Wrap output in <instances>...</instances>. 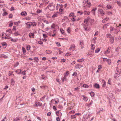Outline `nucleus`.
I'll list each match as a JSON object with an SVG mask.
<instances>
[{"label": "nucleus", "mask_w": 121, "mask_h": 121, "mask_svg": "<svg viewBox=\"0 0 121 121\" xmlns=\"http://www.w3.org/2000/svg\"><path fill=\"white\" fill-rule=\"evenodd\" d=\"M114 38L113 37H112L110 38V41L112 43H113L114 42Z\"/></svg>", "instance_id": "24"}, {"label": "nucleus", "mask_w": 121, "mask_h": 121, "mask_svg": "<svg viewBox=\"0 0 121 121\" xmlns=\"http://www.w3.org/2000/svg\"><path fill=\"white\" fill-rule=\"evenodd\" d=\"M34 59L35 60V61L36 62H38L39 61V59L37 57H35L34 58Z\"/></svg>", "instance_id": "52"}, {"label": "nucleus", "mask_w": 121, "mask_h": 121, "mask_svg": "<svg viewBox=\"0 0 121 121\" xmlns=\"http://www.w3.org/2000/svg\"><path fill=\"white\" fill-rule=\"evenodd\" d=\"M13 72L12 71H10L9 72V76H11L13 74Z\"/></svg>", "instance_id": "46"}, {"label": "nucleus", "mask_w": 121, "mask_h": 121, "mask_svg": "<svg viewBox=\"0 0 121 121\" xmlns=\"http://www.w3.org/2000/svg\"><path fill=\"white\" fill-rule=\"evenodd\" d=\"M82 96L83 97V100L85 102H86L88 99V98L87 97H86L84 95H82Z\"/></svg>", "instance_id": "13"}, {"label": "nucleus", "mask_w": 121, "mask_h": 121, "mask_svg": "<svg viewBox=\"0 0 121 121\" xmlns=\"http://www.w3.org/2000/svg\"><path fill=\"white\" fill-rule=\"evenodd\" d=\"M106 7L108 9H111L112 8L111 6L110 5H108Z\"/></svg>", "instance_id": "35"}, {"label": "nucleus", "mask_w": 121, "mask_h": 121, "mask_svg": "<svg viewBox=\"0 0 121 121\" xmlns=\"http://www.w3.org/2000/svg\"><path fill=\"white\" fill-rule=\"evenodd\" d=\"M106 36L108 38H110L112 36L111 34H107L106 35Z\"/></svg>", "instance_id": "31"}, {"label": "nucleus", "mask_w": 121, "mask_h": 121, "mask_svg": "<svg viewBox=\"0 0 121 121\" xmlns=\"http://www.w3.org/2000/svg\"><path fill=\"white\" fill-rule=\"evenodd\" d=\"M42 11V10L41 9H38L37 10L36 12L37 13H39L41 12Z\"/></svg>", "instance_id": "32"}, {"label": "nucleus", "mask_w": 121, "mask_h": 121, "mask_svg": "<svg viewBox=\"0 0 121 121\" xmlns=\"http://www.w3.org/2000/svg\"><path fill=\"white\" fill-rule=\"evenodd\" d=\"M91 50H94L95 48V46L94 44H92L91 45Z\"/></svg>", "instance_id": "20"}, {"label": "nucleus", "mask_w": 121, "mask_h": 121, "mask_svg": "<svg viewBox=\"0 0 121 121\" xmlns=\"http://www.w3.org/2000/svg\"><path fill=\"white\" fill-rule=\"evenodd\" d=\"M90 95L91 96L93 97L95 95V93L93 92H91L90 93Z\"/></svg>", "instance_id": "49"}, {"label": "nucleus", "mask_w": 121, "mask_h": 121, "mask_svg": "<svg viewBox=\"0 0 121 121\" xmlns=\"http://www.w3.org/2000/svg\"><path fill=\"white\" fill-rule=\"evenodd\" d=\"M107 14L109 15H112V13L111 12H107Z\"/></svg>", "instance_id": "59"}, {"label": "nucleus", "mask_w": 121, "mask_h": 121, "mask_svg": "<svg viewBox=\"0 0 121 121\" xmlns=\"http://www.w3.org/2000/svg\"><path fill=\"white\" fill-rule=\"evenodd\" d=\"M9 39H10L13 42H16L17 40V39H13L12 38H11L10 37L9 38Z\"/></svg>", "instance_id": "29"}, {"label": "nucleus", "mask_w": 121, "mask_h": 121, "mask_svg": "<svg viewBox=\"0 0 121 121\" xmlns=\"http://www.w3.org/2000/svg\"><path fill=\"white\" fill-rule=\"evenodd\" d=\"M99 34V32L98 31H97L95 33V34L94 35V36H95L98 35Z\"/></svg>", "instance_id": "61"}, {"label": "nucleus", "mask_w": 121, "mask_h": 121, "mask_svg": "<svg viewBox=\"0 0 121 121\" xmlns=\"http://www.w3.org/2000/svg\"><path fill=\"white\" fill-rule=\"evenodd\" d=\"M11 84L12 86H13L15 84V81L13 79H12L11 81Z\"/></svg>", "instance_id": "21"}, {"label": "nucleus", "mask_w": 121, "mask_h": 121, "mask_svg": "<svg viewBox=\"0 0 121 121\" xmlns=\"http://www.w3.org/2000/svg\"><path fill=\"white\" fill-rule=\"evenodd\" d=\"M14 34L15 36H17V35H19V34L17 32L14 33Z\"/></svg>", "instance_id": "60"}, {"label": "nucleus", "mask_w": 121, "mask_h": 121, "mask_svg": "<svg viewBox=\"0 0 121 121\" xmlns=\"http://www.w3.org/2000/svg\"><path fill=\"white\" fill-rule=\"evenodd\" d=\"M21 14L23 16H25L27 15V13L25 11L22 12L21 13Z\"/></svg>", "instance_id": "17"}, {"label": "nucleus", "mask_w": 121, "mask_h": 121, "mask_svg": "<svg viewBox=\"0 0 121 121\" xmlns=\"http://www.w3.org/2000/svg\"><path fill=\"white\" fill-rule=\"evenodd\" d=\"M106 61L108 63L109 65H111V60L110 59H108L106 60Z\"/></svg>", "instance_id": "30"}, {"label": "nucleus", "mask_w": 121, "mask_h": 121, "mask_svg": "<svg viewBox=\"0 0 121 121\" xmlns=\"http://www.w3.org/2000/svg\"><path fill=\"white\" fill-rule=\"evenodd\" d=\"M99 12L100 13L101 15L103 16L105 14L104 11L102 9H99Z\"/></svg>", "instance_id": "6"}, {"label": "nucleus", "mask_w": 121, "mask_h": 121, "mask_svg": "<svg viewBox=\"0 0 121 121\" xmlns=\"http://www.w3.org/2000/svg\"><path fill=\"white\" fill-rule=\"evenodd\" d=\"M26 71L25 70H24L21 73L22 74L24 75L26 74Z\"/></svg>", "instance_id": "53"}, {"label": "nucleus", "mask_w": 121, "mask_h": 121, "mask_svg": "<svg viewBox=\"0 0 121 121\" xmlns=\"http://www.w3.org/2000/svg\"><path fill=\"white\" fill-rule=\"evenodd\" d=\"M101 66L100 65H99L98 66V69L97 70V71H96V72H99L100 71V69L101 68L100 67Z\"/></svg>", "instance_id": "40"}, {"label": "nucleus", "mask_w": 121, "mask_h": 121, "mask_svg": "<svg viewBox=\"0 0 121 121\" xmlns=\"http://www.w3.org/2000/svg\"><path fill=\"white\" fill-rule=\"evenodd\" d=\"M111 80H112V79H111V78H110L108 80V84H111V83H110L111 81Z\"/></svg>", "instance_id": "50"}, {"label": "nucleus", "mask_w": 121, "mask_h": 121, "mask_svg": "<svg viewBox=\"0 0 121 121\" xmlns=\"http://www.w3.org/2000/svg\"><path fill=\"white\" fill-rule=\"evenodd\" d=\"M71 54V53L69 52H68L65 55L66 56H70Z\"/></svg>", "instance_id": "36"}, {"label": "nucleus", "mask_w": 121, "mask_h": 121, "mask_svg": "<svg viewBox=\"0 0 121 121\" xmlns=\"http://www.w3.org/2000/svg\"><path fill=\"white\" fill-rule=\"evenodd\" d=\"M80 88L79 87H77L74 89V91H80Z\"/></svg>", "instance_id": "25"}, {"label": "nucleus", "mask_w": 121, "mask_h": 121, "mask_svg": "<svg viewBox=\"0 0 121 121\" xmlns=\"http://www.w3.org/2000/svg\"><path fill=\"white\" fill-rule=\"evenodd\" d=\"M111 48L109 47L107 50H106L104 52V53L105 54H108L110 52Z\"/></svg>", "instance_id": "5"}, {"label": "nucleus", "mask_w": 121, "mask_h": 121, "mask_svg": "<svg viewBox=\"0 0 121 121\" xmlns=\"http://www.w3.org/2000/svg\"><path fill=\"white\" fill-rule=\"evenodd\" d=\"M75 17H76V16H74L71 19V20L72 21L74 22L76 21V20L75 18Z\"/></svg>", "instance_id": "45"}, {"label": "nucleus", "mask_w": 121, "mask_h": 121, "mask_svg": "<svg viewBox=\"0 0 121 121\" xmlns=\"http://www.w3.org/2000/svg\"><path fill=\"white\" fill-rule=\"evenodd\" d=\"M8 14V13L6 12H5L2 15L3 16H5L6 15Z\"/></svg>", "instance_id": "58"}, {"label": "nucleus", "mask_w": 121, "mask_h": 121, "mask_svg": "<svg viewBox=\"0 0 121 121\" xmlns=\"http://www.w3.org/2000/svg\"><path fill=\"white\" fill-rule=\"evenodd\" d=\"M77 74V72H73V74H72V76H76Z\"/></svg>", "instance_id": "51"}, {"label": "nucleus", "mask_w": 121, "mask_h": 121, "mask_svg": "<svg viewBox=\"0 0 121 121\" xmlns=\"http://www.w3.org/2000/svg\"><path fill=\"white\" fill-rule=\"evenodd\" d=\"M94 87L95 88H99V84L96 83L94 85Z\"/></svg>", "instance_id": "19"}, {"label": "nucleus", "mask_w": 121, "mask_h": 121, "mask_svg": "<svg viewBox=\"0 0 121 121\" xmlns=\"http://www.w3.org/2000/svg\"><path fill=\"white\" fill-rule=\"evenodd\" d=\"M22 50L23 53V54L25 53L26 52V50H25V48H24V47H22Z\"/></svg>", "instance_id": "41"}, {"label": "nucleus", "mask_w": 121, "mask_h": 121, "mask_svg": "<svg viewBox=\"0 0 121 121\" xmlns=\"http://www.w3.org/2000/svg\"><path fill=\"white\" fill-rule=\"evenodd\" d=\"M109 18H106L105 20H103L102 21V22H105V20H106V21H107L108 20V19Z\"/></svg>", "instance_id": "63"}, {"label": "nucleus", "mask_w": 121, "mask_h": 121, "mask_svg": "<svg viewBox=\"0 0 121 121\" xmlns=\"http://www.w3.org/2000/svg\"><path fill=\"white\" fill-rule=\"evenodd\" d=\"M60 31L62 33V34H63L64 32V30H63V29H60Z\"/></svg>", "instance_id": "55"}, {"label": "nucleus", "mask_w": 121, "mask_h": 121, "mask_svg": "<svg viewBox=\"0 0 121 121\" xmlns=\"http://www.w3.org/2000/svg\"><path fill=\"white\" fill-rule=\"evenodd\" d=\"M109 26V24H107L104 25L103 27V28L104 29H106L107 28L108 26Z\"/></svg>", "instance_id": "22"}, {"label": "nucleus", "mask_w": 121, "mask_h": 121, "mask_svg": "<svg viewBox=\"0 0 121 121\" xmlns=\"http://www.w3.org/2000/svg\"><path fill=\"white\" fill-rule=\"evenodd\" d=\"M49 9L51 11L54 10L55 9L54 6L53 5L52 3H50L48 6Z\"/></svg>", "instance_id": "2"}, {"label": "nucleus", "mask_w": 121, "mask_h": 121, "mask_svg": "<svg viewBox=\"0 0 121 121\" xmlns=\"http://www.w3.org/2000/svg\"><path fill=\"white\" fill-rule=\"evenodd\" d=\"M0 57L6 58H7V56L3 54H1L0 55Z\"/></svg>", "instance_id": "23"}, {"label": "nucleus", "mask_w": 121, "mask_h": 121, "mask_svg": "<svg viewBox=\"0 0 121 121\" xmlns=\"http://www.w3.org/2000/svg\"><path fill=\"white\" fill-rule=\"evenodd\" d=\"M75 16L74 15V13H71L69 15V17H73Z\"/></svg>", "instance_id": "38"}, {"label": "nucleus", "mask_w": 121, "mask_h": 121, "mask_svg": "<svg viewBox=\"0 0 121 121\" xmlns=\"http://www.w3.org/2000/svg\"><path fill=\"white\" fill-rule=\"evenodd\" d=\"M30 45H27L26 47L27 50L28 51L30 49Z\"/></svg>", "instance_id": "33"}, {"label": "nucleus", "mask_w": 121, "mask_h": 121, "mask_svg": "<svg viewBox=\"0 0 121 121\" xmlns=\"http://www.w3.org/2000/svg\"><path fill=\"white\" fill-rule=\"evenodd\" d=\"M21 70L20 69H17L16 71V72L18 74H19L21 73Z\"/></svg>", "instance_id": "27"}, {"label": "nucleus", "mask_w": 121, "mask_h": 121, "mask_svg": "<svg viewBox=\"0 0 121 121\" xmlns=\"http://www.w3.org/2000/svg\"><path fill=\"white\" fill-rule=\"evenodd\" d=\"M26 24L27 26H29V27L30 26L32 25V22H28L26 23Z\"/></svg>", "instance_id": "26"}, {"label": "nucleus", "mask_w": 121, "mask_h": 121, "mask_svg": "<svg viewBox=\"0 0 121 121\" xmlns=\"http://www.w3.org/2000/svg\"><path fill=\"white\" fill-rule=\"evenodd\" d=\"M93 101H91L90 102V103L88 105V107H90L91 106V104H92Z\"/></svg>", "instance_id": "48"}, {"label": "nucleus", "mask_w": 121, "mask_h": 121, "mask_svg": "<svg viewBox=\"0 0 121 121\" xmlns=\"http://www.w3.org/2000/svg\"><path fill=\"white\" fill-rule=\"evenodd\" d=\"M56 24H52L51 26V27L52 29H55L56 27Z\"/></svg>", "instance_id": "39"}, {"label": "nucleus", "mask_w": 121, "mask_h": 121, "mask_svg": "<svg viewBox=\"0 0 121 121\" xmlns=\"http://www.w3.org/2000/svg\"><path fill=\"white\" fill-rule=\"evenodd\" d=\"M83 87H85L86 88H87L89 87V86L86 84H84L83 85Z\"/></svg>", "instance_id": "42"}, {"label": "nucleus", "mask_w": 121, "mask_h": 121, "mask_svg": "<svg viewBox=\"0 0 121 121\" xmlns=\"http://www.w3.org/2000/svg\"><path fill=\"white\" fill-rule=\"evenodd\" d=\"M6 32H9L10 34H12V31L11 30L9 29L6 30Z\"/></svg>", "instance_id": "44"}, {"label": "nucleus", "mask_w": 121, "mask_h": 121, "mask_svg": "<svg viewBox=\"0 0 121 121\" xmlns=\"http://www.w3.org/2000/svg\"><path fill=\"white\" fill-rule=\"evenodd\" d=\"M86 3H87V4L89 5L88 6V7H90V5L91 4V3L90 2H89L88 0H87V1H86Z\"/></svg>", "instance_id": "43"}, {"label": "nucleus", "mask_w": 121, "mask_h": 121, "mask_svg": "<svg viewBox=\"0 0 121 121\" xmlns=\"http://www.w3.org/2000/svg\"><path fill=\"white\" fill-rule=\"evenodd\" d=\"M36 105L35 106L36 107H37L38 106H40L42 105V104L39 102H36L35 103Z\"/></svg>", "instance_id": "15"}, {"label": "nucleus", "mask_w": 121, "mask_h": 121, "mask_svg": "<svg viewBox=\"0 0 121 121\" xmlns=\"http://www.w3.org/2000/svg\"><path fill=\"white\" fill-rule=\"evenodd\" d=\"M83 13L84 15L88 16L90 14V12L85 11Z\"/></svg>", "instance_id": "10"}, {"label": "nucleus", "mask_w": 121, "mask_h": 121, "mask_svg": "<svg viewBox=\"0 0 121 121\" xmlns=\"http://www.w3.org/2000/svg\"><path fill=\"white\" fill-rule=\"evenodd\" d=\"M34 33H30L29 34V37L31 38H34Z\"/></svg>", "instance_id": "9"}, {"label": "nucleus", "mask_w": 121, "mask_h": 121, "mask_svg": "<svg viewBox=\"0 0 121 121\" xmlns=\"http://www.w3.org/2000/svg\"><path fill=\"white\" fill-rule=\"evenodd\" d=\"M67 31L69 33L70 31V28L69 27L67 30Z\"/></svg>", "instance_id": "56"}, {"label": "nucleus", "mask_w": 121, "mask_h": 121, "mask_svg": "<svg viewBox=\"0 0 121 121\" xmlns=\"http://www.w3.org/2000/svg\"><path fill=\"white\" fill-rule=\"evenodd\" d=\"M36 25V23L35 22H32V25L33 26H35Z\"/></svg>", "instance_id": "47"}, {"label": "nucleus", "mask_w": 121, "mask_h": 121, "mask_svg": "<svg viewBox=\"0 0 121 121\" xmlns=\"http://www.w3.org/2000/svg\"><path fill=\"white\" fill-rule=\"evenodd\" d=\"M88 56H90V57L93 56L94 55V51L89 52L88 53Z\"/></svg>", "instance_id": "7"}, {"label": "nucleus", "mask_w": 121, "mask_h": 121, "mask_svg": "<svg viewBox=\"0 0 121 121\" xmlns=\"http://www.w3.org/2000/svg\"><path fill=\"white\" fill-rule=\"evenodd\" d=\"M84 59L82 58L78 60H77V61L78 62H82L83 61H84Z\"/></svg>", "instance_id": "28"}, {"label": "nucleus", "mask_w": 121, "mask_h": 121, "mask_svg": "<svg viewBox=\"0 0 121 121\" xmlns=\"http://www.w3.org/2000/svg\"><path fill=\"white\" fill-rule=\"evenodd\" d=\"M66 77H67L64 76V77L63 78H61L63 82H64L65 81H67L68 80L66 78Z\"/></svg>", "instance_id": "18"}, {"label": "nucleus", "mask_w": 121, "mask_h": 121, "mask_svg": "<svg viewBox=\"0 0 121 121\" xmlns=\"http://www.w3.org/2000/svg\"><path fill=\"white\" fill-rule=\"evenodd\" d=\"M75 46L74 44H72L71 45L70 47L69 48V49L70 51L72 50L74 51L75 50Z\"/></svg>", "instance_id": "4"}, {"label": "nucleus", "mask_w": 121, "mask_h": 121, "mask_svg": "<svg viewBox=\"0 0 121 121\" xmlns=\"http://www.w3.org/2000/svg\"><path fill=\"white\" fill-rule=\"evenodd\" d=\"M88 22H89L91 23H92L94 22V19H91V18L88 17L86 19L84 20V23H83L84 27L86 30H88L87 29V27H86L87 26H88V25L89 23Z\"/></svg>", "instance_id": "1"}, {"label": "nucleus", "mask_w": 121, "mask_h": 121, "mask_svg": "<svg viewBox=\"0 0 121 121\" xmlns=\"http://www.w3.org/2000/svg\"><path fill=\"white\" fill-rule=\"evenodd\" d=\"M102 82L103 84V87H105L106 84V82L103 79L102 80Z\"/></svg>", "instance_id": "16"}, {"label": "nucleus", "mask_w": 121, "mask_h": 121, "mask_svg": "<svg viewBox=\"0 0 121 121\" xmlns=\"http://www.w3.org/2000/svg\"><path fill=\"white\" fill-rule=\"evenodd\" d=\"M69 74V71H67L64 74V76L67 77Z\"/></svg>", "instance_id": "14"}, {"label": "nucleus", "mask_w": 121, "mask_h": 121, "mask_svg": "<svg viewBox=\"0 0 121 121\" xmlns=\"http://www.w3.org/2000/svg\"><path fill=\"white\" fill-rule=\"evenodd\" d=\"M58 14V12L54 13L53 14L52 16V18H54L55 17H57Z\"/></svg>", "instance_id": "8"}, {"label": "nucleus", "mask_w": 121, "mask_h": 121, "mask_svg": "<svg viewBox=\"0 0 121 121\" xmlns=\"http://www.w3.org/2000/svg\"><path fill=\"white\" fill-rule=\"evenodd\" d=\"M14 8L13 7H12L10 9V11H13L14 10Z\"/></svg>", "instance_id": "62"}, {"label": "nucleus", "mask_w": 121, "mask_h": 121, "mask_svg": "<svg viewBox=\"0 0 121 121\" xmlns=\"http://www.w3.org/2000/svg\"><path fill=\"white\" fill-rule=\"evenodd\" d=\"M76 116L75 115H72L71 116V118L72 119H73V118H76Z\"/></svg>", "instance_id": "54"}, {"label": "nucleus", "mask_w": 121, "mask_h": 121, "mask_svg": "<svg viewBox=\"0 0 121 121\" xmlns=\"http://www.w3.org/2000/svg\"><path fill=\"white\" fill-rule=\"evenodd\" d=\"M59 112H60L58 111H56V115L57 116H59L58 115H59Z\"/></svg>", "instance_id": "57"}, {"label": "nucleus", "mask_w": 121, "mask_h": 121, "mask_svg": "<svg viewBox=\"0 0 121 121\" xmlns=\"http://www.w3.org/2000/svg\"><path fill=\"white\" fill-rule=\"evenodd\" d=\"M80 45L81 46V48L82 49L84 47V43L83 41H81L80 42Z\"/></svg>", "instance_id": "11"}, {"label": "nucleus", "mask_w": 121, "mask_h": 121, "mask_svg": "<svg viewBox=\"0 0 121 121\" xmlns=\"http://www.w3.org/2000/svg\"><path fill=\"white\" fill-rule=\"evenodd\" d=\"M46 53L47 54H50L52 53V52L50 50H47L46 51Z\"/></svg>", "instance_id": "37"}, {"label": "nucleus", "mask_w": 121, "mask_h": 121, "mask_svg": "<svg viewBox=\"0 0 121 121\" xmlns=\"http://www.w3.org/2000/svg\"><path fill=\"white\" fill-rule=\"evenodd\" d=\"M78 13H79L80 15H82L83 14V12H82L80 11H78L77 12Z\"/></svg>", "instance_id": "64"}, {"label": "nucleus", "mask_w": 121, "mask_h": 121, "mask_svg": "<svg viewBox=\"0 0 121 121\" xmlns=\"http://www.w3.org/2000/svg\"><path fill=\"white\" fill-rule=\"evenodd\" d=\"M110 31H112L114 30L115 31H116L117 30L114 27L112 26H111L110 27Z\"/></svg>", "instance_id": "12"}, {"label": "nucleus", "mask_w": 121, "mask_h": 121, "mask_svg": "<svg viewBox=\"0 0 121 121\" xmlns=\"http://www.w3.org/2000/svg\"><path fill=\"white\" fill-rule=\"evenodd\" d=\"M100 49L99 48H98L96 49L95 51V53H98L100 51Z\"/></svg>", "instance_id": "34"}, {"label": "nucleus", "mask_w": 121, "mask_h": 121, "mask_svg": "<svg viewBox=\"0 0 121 121\" xmlns=\"http://www.w3.org/2000/svg\"><path fill=\"white\" fill-rule=\"evenodd\" d=\"M83 67V65L79 64H78L76 65L75 66V67L76 69H80L81 67Z\"/></svg>", "instance_id": "3"}]
</instances>
